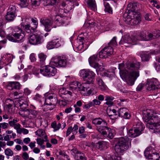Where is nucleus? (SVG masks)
Returning a JSON list of instances; mask_svg holds the SVG:
<instances>
[{
	"label": "nucleus",
	"mask_w": 160,
	"mask_h": 160,
	"mask_svg": "<svg viewBox=\"0 0 160 160\" xmlns=\"http://www.w3.org/2000/svg\"><path fill=\"white\" fill-rule=\"evenodd\" d=\"M144 18L146 20L149 21L151 20V15L150 14H146L144 16Z\"/></svg>",
	"instance_id": "nucleus-62"
},
{
	"label": "nucleus",
	"mask_w": 160,
	"mask_h": 160,
	"mask_svg": "<svg viewBox=\"0 0 160 160\" xmlns=\"http://www.w3.org/2000/svg\"><path fill=\"white\" fill-rule=\"evenodd\" d=\"M80 152L76 148H74L71 150V153L74 156L78 154Z\"/></svg>",
	"instance_id": "nucleus-57"
},
{
	"label": "nucleus",
	"mask_w": 160,
	"mask_h": 160,
	"mask_svg": "<svg viewBox=\"0 0 160 160\" xmlns=\"http://www.w3.org/2000/svg\"><path fill=\"white\" fill-rule=\"evenodd\" d=\"M36 135H38L41 138L44 137V138L46 139L47 138V136L45 135V133L44 131L42 129H39L35 132Z\"/></svg>",
	"instance_id": "nucleus-34"
},
{
	"label": "nucleus",
	"mask_w": 160,
	"mask_h": 160,
	"mask_svg": "<svg viewBox=\"0 0 160 160\" xmlns=\"http://www.w3.org/2000/svg\"><path fill=\"white\" fill-rule=\"evenodd\" d=\"M25 36V32L18 27L14 29V31L7 37L9 41L13 42H22Z\"/></svg>",
	"instance_id": "nucleus-4"
},
{
	"label": "nucleus",
	"mask_w": 160,
	"mask_h": 160,
	"mask_svg": "<svg viewBox=\"0 0 160 160\" xmlns=\"http://www.w3.org/2000/svg\"><path fill=\"white\" fill-rule=\"evenodd\" d=\"M60 42V40L58 39H53L48 43L47 45V48L48 49L57 48L61 46Z\"/></svg>",
	"instance_id": "nucleus-18"
},
{
	"label": "nucleus",
	"mask_w": 160,
	"mask_h": 160,
	"mask_svg": "<svg viewBox=\"0 0 160 160\" xmlns=\"http://www.w3.org/2000/svg\"><path fill=\"white\" fill-rule=\"evenodd\" d=\"M68 91L65 88H62L60 89L59 91V93L61 95H66L68 93Z\"/></svg>",
	"instance_id": "nucleus-52"
},
{
	"label": "nucleus",
	"mask_w": 160,
	"mask_h": 160,
	"mask_svg": "<svg viewBox=\"0 0 160 160\" xmlns=\"http://www.w3.org/2000/svg\"><path fill=\"white\" fill-rule=\"evenodd\" d=\"M95 74L89 69H84L80 71V76L88 84L93 83Z\"/></svg>",
	"instance_id": "nucleus-7"
},
{
	"label": "nucleus",
	"mask_w": 160,
	"mask_h": 160,
	"mask_svg": "<svg viewBox=\"0 0 160 160\" xmlns=\"http://www.w3.org/2000/svg\"><path fill=\"white\" fill-rule=\"evenodd\" d=\"M22 132L24 134H27L28 133V131L24 128H21L18 133L20 134Z\"/></svg>",
	"instance_id": "nucleus-59"
},
{
	"label": "nucleus",
	"mask_w": 160,
	"mask_h": 160,
	"mask_svg": "<svg viewBox=\"0 0 160 160\" xmlns=\"http://www.w3.org/2000/svg\"><path fill=\"white\" fill-rule=\"evenodd\" d=\"M58 102L57 98L55 95L53 96L50 95L46 98L45 103L46 105L51 106L52 109L54 108Z\"/></svg>",
	"instance_id": "nucleus-16"
},
{
	"label": "nucleus",
	"mask_w": 160,
	"mask_h": 160,
	"mask_svg": "<svg viewBox=\"0 0 160 160\" xmlns=\"http://www.w3.org/2000/svg\"><path fill=\"white\" fill-rule=\"evenodd\" d=\"M16 7L13 5H11L9 6L8 10L7 12L10 13L14 14H16Z\"/></svg>",
	"instance_id": "nucleus-40"
},
{
	"label": "nucleus",
	"mask_w": 160,
	"mask_h": 160,
	"mask_svg": "<svg viewBox=\"0 0 160 160\" xmlns=\"http://www.w3.org/2000/svg\"><path fill=\"white\" fill-rule=\"evenodd\" d=\"M138 7L135 3H129L128 5L127 9L129 13L126 19V23L132 25L138 24L141 21V18L139 14L137 13Z\"/></svg>",
	"instance_id": "nucleus-3"
},
{
	"label": "nucleus",
	"mask_w": 160,
	"mask_h": 160,
	"mask_svg": "<svg viewBox=\"0 0 160 160\" xmlns=\"http://www.w3.org/2000/svg\"><path fill=\"white\" fill-rule=\"evenodd\" d=\"M21 126L19 123H16L14 126L13 127L14 128L17 130V132L18 133H19L21 129Z\"/></svg>",
	"instance_id": "nucleus-54"
},
{
	"label": "nucleus",
	"mask_w": 160,
	"mask_h": 160,
	"mask_svg": "<svg viewBox=\"0 0 160 160\" xmlns=\"http://www.w3.org/2000/svg\"><path fill=\"white\" fill-rule=\"evenodd\" d=\"M137 37L134 36H126L123 38V42L124 43L135 45L136 42L138 40L143 41H148V38H147L146 33L144 32H140L136 36Z\"/></svg>",
	"instance_id": "nucleus-6"
},
{
	"label": "nucleus",
	"mask_w": 160,
	"mask_h": 160,
	"mask_svg": "<svg viewBox=\"0 0 160 160\" xmlns=\"http://www.w3.org/2000/svg\"><path fill=\"white\" fill-rule=\"evenodd\" d=\"M74 158L76 160H86L84 154L81 152L78 154L74 155Z\"/></svg>",
	"instance_id": "nucleus-35"
},
{
	"label": "nucleus",
	"mask_w": 160,
	"mask_h": 160,
	"mask_svg": "<svg viewBox=\"0 0 160 160\" xmlns=\"http://www.w3.org/2000/svg\"><path fill=\"white\" fill-rule=\"evenodd\" d=\"M78 126L77 125H75L73 128H72V132L73 134H75L78 132Z\"/></svg>",
	"instance_id": "nucleus-56"
},
{
	"label": "nucleus",
	"mask_w": 160,
	"mask_h": 160,
	"mask_svg": "<svg viewBox=\"0 0 160 160\" xmlns=\"http://www.w3.org/2000/svg\"><path fill=\"white\" fill-rule=\"evenodd\" d=\"M88 7L92 10H94L96 8V4L95 0H85Z\"/></svg>",
	"instance_id": "nucleus-28"
},
{
	"label": "nucleus",
	"mask_w": 160,
	"mask_h": 160,
	"mask_svg": "<svg viewBox=\"0 0 160 160\" xmlns=\"http://www.w3.org/2000/svg\"><path fill=\"white\" fill-rule=\"evenodd\" d=\"M104 159L105 160H121L120 157L116 155L112 156L108 153L104 155Z\"/></svg>",
	"instance_id": "nucleus-27"
},
{
	"label": "nucleus",
	"mask_w": 160,
	"mask_h": 160,
	"mask_svg": "<svg viewBox=\"0 0 160 160\" xmlns=\"http://www.w3.org/2000/svg\"><path fill=\"white\" fill-rule=\"evenodd\" d=\"M92 123L95 125H100L102 123L104 125H107V122L104 120L100 118L93 119L92 120Z\"/></svg>",
	"instance_id": "nucleus-26"
},
{
	"label": "nucleus",
	"mask_w": 160,
	"mask_h": 160,
	"mask_svg": "<svg viewBox=\"0 0 160 160\" xmlns=\"http://www.w3.org/2000/svg\"><path fill=\"white\" fill-rule=\"evenodd\" d=\"M67 60L61 57L53 58L51 60L50 64L56 67H65L67 64Z\"/></svg>",
	"instance_id": "nucleus-10"
},
{
	"label": "nucleus",
	"mask_w": 160,
	"mask_h": 160,
	"mask_svg": "<svg viewBox=\"0 0 160 160\" xmlns=\"http://www.w3.org/2000/svg\"><path fill=\"white\" fill-rule=\"evenodd\" d=\"M144 155L149 160H159V156L158 153L155 151H152L146 149L144 152Z\"/></svg>",
	"instance_id": "nucleus-14"
},
{
	"label": "nucleus",
	"mask_w": 160,
	"mask_h": 160,
	"mask_svg": "<svg viewBox=\"0 0 160 160\" xmlns=\"http://www.w3.org/2000/svg\"><path fill=\"white\" fill-rule=\"evenodd\" d=\"M109 145V144L108 142L102 141H100L96 143L92 142L91 144H90L89 146L90 147V148L92 149V150H94L96 148L100 150L106 149L108 148Z\"/></svg>",
	"instance_id": "nucleus-13"
},
{
	"label": "nucleus",
	"mask_w": 160,
	"mask_h": 160,
	"mask_svg": "<svg viewBox=\"0 0 160 160\" xmlns=\"http://www.w3.org/2000/svg\"><path fill=\"white\" fill-rule=\"evenodd\" d=\"M9 127L8 123L6 122L0 123V128L6 129L8 128Z\"/></svg>",
	"instance_id": "nucleus-53"
},
{
	"label": "nucleus",
	"mask_w": 160,
	"mask_h": 160,
	"mask_svg": "<svg viewBox=\"0 0 160 160\" xmlns=\"http://www.w3.org/2000/svg\"><path fill=\"white\" fill-rule=\"evenodd\" d=\"M131 147V142L127 138H119L115 146V150L118 154H121Z\"/></svg>",
	"instance_id": "nucleus-5"
},
{
	"label": "nucleus",
	"mask_w": 160,
	"mask_h": 160,
	"mask_svg": "<svg viewBox=\"0 0 160 160\" xmlns=\"http://www.w3.org/2000/svg\"><path fill=\"white\" fill-rule=\"evenodd\" d=\"M62 19L63 20H62L60 22H59L60 25L68 24V22L66 21V20H68V18L66 16H64L62 17Z\"/></svg>",
	"instance_id": "nucleus-49"
},
{
	"label": "nucleus",
	"mask_w": 160,
	"mask_h": 160,
	"mask_svg": "<svg viewBox=\"0 0 160 160\" xmlns=\"http://www.w3.org/2000/svg\"><path fill=\"white\" fill-rule=\"evenodd\" d=\"M21 87L20 83L17 82H8L7 85V88L9 90H12L14 89H19Z\"/></svg>",
	"instance_id": "nucleus-21"
},
{
	"label": "nucleus",
	"mask_w": 160,
	"mask_h": 160,
	"mask_svg": "<svg viewBox=\"0 0 160 160\" xmlns=\"http://www.w3.org/2000/svg\"><path fill=\"white\" fill-rule=\"evenodd\" d=\"M89 84H88L86 82L83 83L82 85L80 84L78 86V90L83 91H87L89 88Z\"/></svg>",
	"instance_id": "nucleus-31"
},
{
	"label": "nucleus",
	"mask_w": 160,
	"mask_h": 160,
	"mask_svg": "<svg viewBox=\"0 0 160 160\" xmlns=\"http://www.w3.org/2000/svg\"><path fill=\"white\" fill-rule=\"evenodd\" d=\"M146 86L147 90L149 91L160 88V84L158 80L156 78H153L148 80Z\"/></svg>",
	"instance_id": "nucleus-9"
},
{
	"label": "nucleus",
	"mask_w": 160,
	"mask_h": 160,
	"mask_svg": "<svg viewBox=\"0 0 160 160\" xmlns=\"http://www.w3.org/2000/svg\"><path fill=\"white\" fill-rule=\"evenodd\" d=\"M133 128L141 133L145 127L140 121L136 120L134 122Z\"/></svg>",
	"instance_id": "nucleus-23"
},
{
	"label": "nucleus",
	"mask_w": 160,
	"mask_h": 160,
	"mask_svg": "<svg viewBox=\"0 0 160 160\" xmlns=\"http://www.w3.org/2000/svg\"><path fill=\"white\" fill-rule=\"evenodd\" d=\"M116 53L113 48L111 46H108L104 48L99 52V57L101 58H106Z\"/></svg>",
	"instance_id": "nucleus-8"
},
{
	"label": "nucleus",
	"mask_w": 160,
	"mask_h": 160,
	"mask_svg": "<svg viewBox=\"0 0 160 160\" xmlns=\"http://www.w3.org/2000/svg\"><path fill=\"white\" fill-rule=\"evenodd\" d=\"M143 119L144 122L147 123L146 126L150 129H154L155 132L160 133L159 128L158 129L157 127H160V118L153 110L147 109L143 112Z\"/></svg>",
	"instance_id": "nucleus-2"
},
{
	"label": "nucleus",
	"mask_w": 160,
	"mask_h": 160,
	"mask_svg": "<svg viewBox=\"0 0 160 160\" xmlns=\"http://www.w3.org/2000/svg\"><path fill=\"white\" fill-rule=\"evenodd\" d=\"M143 86L144 85L142 83L139 84L136 88L137 91H140L142 89Z\"/></svg>",
	"instance_id": "nucleus-61"
},
{
	"label": "nucleus",
	"mask_w": 160,
	"mask_h": 160,
	"mask_svg": "<svg viewBox=\"0 0 160 160\" xmlns=\"http://www.w3.org/2000/svg\"><path fill=\"white\" fill-rule=\"evenodd\" d=\"M19 119L17 118H15L13 119L12 120L9 121L8 122V125L10 127H13L18 122Z\"/></svg>",
	"instance_id": "nucleus-46"
},
{
	"label": "nucleus",
	"mask_w": 160,
	"mask_h": 160,
	"mask_svg": "<svg viewBox=\"0 0 160 160\" xmlns=\"http://www.w3.org/2000/svg\"><path fill=\"white\" fill-rule=\"evenodd\" d=\"M28 114V117L31 119L36 118L37 116L39 115L40 112L39 111L35 110L29 109L27 112Z\"/></svg>",
	"instance_id": "nucleus-22"
},
{
	"label": "nucleus",
	"mask_w": 160,
	"mask_h": 160,
	"mask_svg": "<svg viewBox=\"0 0 160 160\" xmlns=\"http://www.w3.org/2000/svg\"><path fill=\"white\" fill-rule=\"evenodd\" d=\"M58 3L57 0H45V2H44L43 4L44 6H48L56 4Z\"/></svg>",
	"instance_id": "nucleus-38"
},
{
	"label": "nucleus",
	"mask_w": 160,
	"mask_h": 160,
	"mask_svg": "<svg viewBox=\"0 0 160 160\" xmlns=\"http://www.w3.org/2000/svg\"><path fill=\"white\" fill-rule=\"evenodd\" d=\"M128 111V110L126 108H121L118 111V117H121L126 119H129L131 117V115Z\"/></svg>",
	"instance_id": "nucleus-17"
},
{
	"label": "nucleus",
	"mask_w": 160,
	"mask_h": 160,
	"mask_svg": "<svg viewBox=\"0 0 160 160\" xmlns=\"http://www.w3.org/2000/svg\"><path fill=\"white\" fill-rule=\"evenodd\" d=\"M24 30L27 33H29L34 32L33 31L32 28H31V27L29 24H27L22 26Z\"/></svg>",
	"instance_id": "nucleus-41"
},
{
	"label": "nucleus",
	"mask_w": 160,
	"mask_h": 160,
	"mask_svg": "<svg viewBox=\"0 0 160 160\" xmlns=\"http://www.w3.org/2000/svg\"><path fill=\"white\" fill-rule=\"evenodd\" d=\"M49 71L48 72V77H51L54 76L57 73V69L53 67L49 66Z\"/></svg>",
	"instance_id": "nucleus-32"
},
{
	"label": "nucleus",
	"mask_w": 160,
	"mask_h": 160,
	"mask_svg": "<svg viewBox=\"0 0 160 160\" xmlns=\"http://www.w3.org/2000/svg\"><path fill=\"white\" fill-rule=\"evenodd\" d=\"M31 5L32 8H34L38 6L42 3L44 5V2H45V0H31Z\"/></svg>",
	"instance_id": "nucleus-30"
},
{
	"label": "nucleus",
	"mask_w": 160,
	"mask_h": 160,
	"mask_svg": "<svg viewBox=\"0 0 160 160\" xmlns=\"http://www.w3.org/2000/svg\"><path fill=\"white\" fill-rule=\"evenodd\" d=\"M22 157L25 160H27L29 158V155L27 152H24L22 153Z\"/></svg>",
	"instance_id": "nucleus-60"
},
{
	"label": "nucleus",
	"mask_w": 160,
	"mask_h": 160,
	"mask_svg": "<svg viewBox=\"0 0 160 160\" xmlns=\"http://www.w3.org/2000/svg\"><path fill=\"white\" fill-rule=\"evenodd\" d=\"M141 133L135 129L133 128H132L130 129L128 132V136L132 138H135L138 137L141 134Z\"/></svg>",
	"instance_id": "nucleus-24"
},
{
	"label": "nucleus",
	"mask_w": 160,
	"mask_h": 160,
	"mask_svg": "<svg viewBox=\"0 0 160 160\" xmlns=\"http://www.w3.org/2000/svg\"><path fill=\"white\" fill-rule=\"evenodd\" d=\"M118 66L121 76L126 79V82L128 85L130 86L133 85L135 81L139 76V69L140 68V63L137 62L133 63L129 62H127L126 68L132 71L130 72L126 70H122V68L124 66L123 63L119 64Z\"/></svg>",
	"instance_id": "nucleus-1"
},
{
	"label": "nucleus",
	"mask_w": 160,
	"mask_h": 160,
	"mask_svg": "<svg viewBox=\"0 0 160 160\" xmlns=\"http://www.w3.org/2000/svg\"><path fill=\"white\" fill-rule=\"evenodd\" d=\"M28 40L30 43L33 45L40 44L44 41L43 37L38 34H33L30 36Z\"/></svg>",
	"instance_id": "nucleus-11"
},
{
	"label": "nucleus",
	"mask_w": 160,
	"mask_h": 160,
	"mask_svg": "<svg viewBox=\"0 0 160 160\" xmlns=\"http://www.w3.org/2000/svg\"><path fill=\"white\" fill-rule=\"evenodd\" d=\"M5 153L6 155L8 156H12L13 155L12 151L9 148L6 149L5 151Z\"/></svg>",
	"instance_id": "nucleus-51"
},
{
	"label": "nucleus",
	"mask_w": 160,
	"mask_h": 160,
	"mask_svg": "<svg viewBox=\"0 0 160 160\" xmlns=\"http://www.w3.org/2000/svg\"><path fill=\"white\" fill-rule=\"evenodd\" d=\"M154 65L156 70L157 71H158L160 70V65H159L158 63L154 62Z\"/></svg>",
	"instance_id": "nucleus-64"
},
{
	"label": "nucleus",
	"mask_w": 160,
	"mask_h": 160,
	"mask_svg": "<svg viewBox=\"0 0 160 160\" xmlns=\"http://www.w3.org/2000/svg\"><path fill=\"white\" fill-rule=\"evenodd\" d=\"M72 4V2H70L69 5H68L66 7V9L65 10L67 13L69 12L73 8V6L72 5L70 4Z\"/></svg>",
	"instance_id": "nucleus-55"
},
{
	"label": "nucleus",
	"mask_w": 160,
	"mask_h": 160,
	"mask_svg": "<svg viewBox=\"0 0 160 160\" xmlns=\"http://www.w3.org/2000/svg\"><path fill=\"white\" fill-rule=\"evenodd\" d=\"M38 57L40 59V61L43 63L47 57V56L43 53H41L38 54Z\"/></svg>",
	"instance_id": "nucleus-44"
},
{
	"label": "nucleus",
	"mask_w": 160,
	"mask_h": 160,
	"mask_svg": "<svg viewBox=\"0 0 160 160\" xmlns=\"http://www.w3.org/2000/svg\"><path fill=\"white\" fill-rule=\"evenodd\" d=\"M116 38L114 37L108 43V45L109 46H114L117 45V43L116 41Z\"/></svg>",
	"instance_id": "nucleus-47"
},
{
	"label": "nucleus",
	"mask_w": 160,
	"mask_h": 160,
	"mask_svg": "<svg viewBox=\"0 0 160 160\" xmlns=\"http://www.w3.org/2000/svg\"><path fill=\"white\" fill-rule=\"evenodd\" d=\"M160 36V33L159 35H156V34L154 33L153 34L152 33H149L147 35V38L148 39V40H150L152 39H155L157 38H158Z\"/></svg>",
	"instance_id": "nucleus-42"
},
{
	"label": "nucleus",
	"mask_w": 160,
	"mask_h": 160,
	"mask_svg": "<svg viewBox=\"0 0 160 160\" xmlns=\"http://www.w3.org/2000/svg\"><path fill=\"white\" fill-rule=\"evenodd\" d=\"M88 62L91 66L96 69L99 68L102 66L99 63L100 60L96 55L90 57L88 58Z\"/></svg>",
	"instance_id": "nucleus-15"
},
{
	"label": "nucleus",
	"mask_w": 160,
	"mask_h": 160,
	"mask_svg": "<svg viewBox=\"0 0 160 160\" xmlns=\"http://www.w3.org/2000/svg\"><path fill=\"white\" fill-rule=\"evenodd\" d=\"M104 5L105 7V11L109 13L112 14V10L110 6L109 3L107 2H105Z\"/></svg>",
	"instance_id": "nucleus-39"
},
{
	"label": "nucleus",
	"mask_w": 160,
	"mask_h": 160,
	"mask_svg": "<svg viewBox=\"0 0 160 160\" xmlns=\"http://www.w3.org/2000/svg\"><path fill=\"white\" fill-rule=\"evenodd\" d=\"M97 81L99 85L98 88L102 91H105L107 89V86L104 83L102 80L99 78L97 79Z\"/></svg>",
	"instance_id": "nucleus-25"
},
{
	"label": "nucleus",
	"mask_w": 160,
	"mask_h": 160,
	"mask_svg": "<svg viewBox=\"0 0 160 160\" xmlns=\"http://www.w3.org/2000/svg\"><path fill=\"white\" fill-rule=\"evenodd\" d=\"M63 20L62 17L61 16H57L55 18V22L57 23L58 26H60V23L59 22H60L61 20Z\"/></svg>",
	"instance_id": "nucleus-48"
},
{
	"label": "nucleus",
	"mask_w": 160,
	"mask_h": 160,
	"mask_svg": "<svg viewBox=\"0 0 160 160\" xmlns=\"http://www.w3.org/2000/svg\"><path fill=\"white\" fill-rule=\"evenodd\" d=\"M19 0L20 2V5L22 8H25L28 6L29 0Z\"/></svg>",
	"instance_id": "nucleus-45"
},
{
	"label": "nucleus",
	"mask_w": 160,
	"mask_h": 160,
	"mask_svg": "<svg viewBox=\"0 0 160 160\" xmlns=\"http://www.w3.org/2000/svg\"><path fill=\"white\" fill-rule=\"evenodd\" d=\"M78 82L77 81H75L71 82L69 85L70 88L71 90H73L78 91Z\"/></svg>",
	"instance_id": "nucleus-36"
},
{
	"label": "nucleus",
	"mask_w": 160,
	"mask_h": 160,
	"mask_svg": "<svg viewBox=\"0 0 160 160\" xmlns=\"http://www.w3.org/2000/svg\"><path fill=\"white\" fill-rule=\"evenodd\" d=\"M107 113L109 117L118 116V114L116 113V111L114 109L108 108L107 110Z\"/></svg>",
	"instance_id": "nucleus-37"
},
{
	"label": "nucleus",
	"mask_w": 160,
	"mask_h": 160,
	"mask_svg": "<svg viewBox=\"0 0 160 160\" xmlns=\"http://www.w3.org/2000/svg\"><path fill=\"white\" fill-rule=\"evenodd\" d=\"M40 22L44 27V30L46 32H50L52 28V21L48 18L42 17L40 19Z\"/></svg>",
	"instance_id": "nucleus-12"
},
{
	"label": "nucleus",
	"mask_w": 160,
	"mask_h": 160,
	"mask_svg": "<svg viewBox=\"0 0 160 160\" xmlns=\"http://www.w3.org/2000/svg\"><path fill=\"white\" fill-rule=\"evenodd\" d=\"M66 12L65 9L62 8L61 7H60L58 9V12L60 14H62L64 13H66L67 12Z\"/></svg>",
	"instance_id": "nucleus-63"
},
{
	"label": "nucleus",
	"mask_w": 160,
	"mask_h": 160,
	"mask_svg": "<svg viewBox=\"0 0 160 160\" xmlns=\"http://www.w3.org/2000/svg\"><path fill=\"white\" fill-rule=\"evenodd\" d=\"M49 65L44 66L40 69V73L43 75L48 77L49 70Z\"/></svg>",
	"instance_id": "nucleus-29"
},
{
	"label": "nucleus",
	"mask_w": 160,
	"mask_h": 160,
	"mask_svg": "<svg viewBox=\"0 0 160 160\" xmlns=\"http://www.w3.org/2000/svg\"><path fill=\"white\" fill-rule=\"evenodd\" d=\"M96 129L104 137H107L108 132H109V130H110V128L107 126V125H103L97 127Z\"/></svg>",
	"instance_id": "nucleus-19"
},
{
	"label": "nucleus",
	"mask_w": 160,
	"mask_h": 160,
	"mask_svg": "<svg viewBox=\"0 0 160 160\" xmlns=\"http://www.w3.org/2000/svg\"><path fill=\"white\" fill-rule=\"evenodd\" d=\"M93 106H94V104L93 102H89L88 104L84 105L83 107L84 109H88Z\"/></svg>",
	"instance_id": "nucleus-50"
},
{
	"label": "nucleus",
	"mask_w": 160,
	"mask_h": 160,
	"mask_svg": "<svg viewBox=\"0 0 160 160\" xmlns=\"http://www.w3.org/2000/svg\"><path fill=\"white\" fill-rule=\"evenodd\" d=\"M18 103L19 105L22 110L27 112L28 111V110L29 109L27 108L28 106V104L26 99H20L18 100Z\"/></svg>",
	"instance_id": "nucleus-20"
},
{
	"label": "nucleus",
	"mask_w": 160,
	"mask_h": 160,
	"mask_svg": "<svg viewBox=\"0 0 160 160\" xmlns=\"http://www.w3.org/2000/svg\"><path fill=\"white\" fill-rule=\"evenodd\" d=\"M16 16L17 14H14L8 12H7L5 16V19L8 22H11L14 19Z\"/></svg>",
	"instance_id": "nucleus-33"
},
{
	"label": "nucleus",
	"mask_w": 160,
	"mask_h": 160,
	"mask_svg": "<svg viewBox=\"0 0 160 160\" xmlns=\"http://www.w3.org/2000/svg\"><path fill=\"white\" fill-rule=\"evenodd\" d=\"M115 134V130L113 129H111L110 128V130H109V132H108V136L107 137H108L109 138L112 139Z\"/></svg>",
	"instance_id": "nucleus-43"
},
{
	"label": "nucleus",
	"mask_w": 160,
	"mask_h": 160,
	"mask_svg": "<svg viewBox=\"0 0 160 160\" xmlns=\"http://www.w3.org/2000/svg\"><path fill=\"white\" fill-rule=\"evenodd\" d=\"M31 92V91L28 88H26L24 89V93L26 95H28Z\"/></svg>",
	"instance_id": "nucleus-58"
}]
</instances>
